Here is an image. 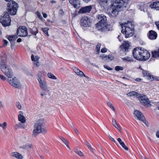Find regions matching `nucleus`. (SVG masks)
I'll list each match as a JSON object with an SVG mask.
<instances>
[{
	"instance_id": "nucleus-1",
	"label": "nucleus",
	"mask_w": 159,
	"mask_h": 159,
	"mask_svg": "<svg viewBox=\"0 0 159 159\" xmlns=\"http://www.w3.org/2000/svg\"><path fill=\"white\" fill-rule=\"evenodd\" d=\"M133 55L137 60L142 61L148 60L150 57V54L147 50L139 48H135L133 50Z\"/></svg>"
},
{
	"instance_id": "nucleus-2",
	"label": "nucleus",
	"mask_w": 159,
	"mask_h": 159,
	"mask_svg": "<svg viewBox=\"0 0 159 159\" xmlns=\"http://www.w3.org/2000/svg\"><path fill=\"white\" fill-rule=\"evenodd\" d=\"M45 124L43 119H40L34 124L32 136L36 137L41 133H46L47 130L45 128Z\"/></svg>"
},
{
	"instance_id": "nucleus-3",
	"label": "nucleus",
	"mask_w": 159,
	"mask_h": 159,
	"mask_svg": "<svg viewBox=\"0 0 159 159\" xmlns=\"http://www.w3.org/2000/svg\"><path fill=\"white\" fill-rule=\"evenodd\" d=\"M121 32L125 34L126 38H129L133 36L134 33V26L131 22L122 24L121 25Z\"/></svg>"
},
{
	"instance_id": "nucleus-4",
	"label": "nucleus",
	"mask_w": 159,
	"mask_h": 159,
	"mask_svg": "<svg viewBox=\"0 0 159 159\" xmlns=\"http://www.w3.org/2000/svg\"><path fill=\"white\" fill-rule=\"evenodd\" d=\"M1 69L3 73L9 78L13 76V72L10 66L7 64H2L1 66Z\"/></svg>"
},
{
	"instance_id": "nucleus-5",
	"label": "nucleus",
	"mask_w": 159,
	"mask_h": 159,
	"mask_svg": "<svg viewBox=\"0 0 159 159\" xmlns=\"http://www.w3.org/2000/svg\"><path fill=\"white\" fill-rule=\"evenodd\" d=\"M17 8V4L15 2H8L7 5V13L8 14L12 15H15L16 13Z\"/></svg>"
},
{
	"instance_id": "nucleus-6",
	"label": "nucleus",
	"mask_w": 159,
	"mask_h": 159,
	"mask_svg": "<svg viewBox=\"0 0 159 159\" xmlns=\"http://www.w3.org/2000/svg\"><path fill=\"white\" fill-rule=\"evenodd\" d=\"M11 20L8 13L5 12L1 16L0 18V22L4 27L10 25Z\"/></svg>"
},
{
	"instance_id": "nucleus-7",
	"label": "nucleus",
	"mask_w": 159,
	"mask_h": 159,
	"mask_svg": "<svg viewBox=\"0 0 159 159\" xmlns=\"http://www.w3.org/2000/svg\"><path fill=\"white\" fill-rule=\"evenodd\" d=\"M7 81L13 87L19 89L20 87L19 80L16 77H14L12 78H8L7 79Z\"/></svg>"
},
{
	"instance_id": "nucleus-8",
	"label": "nucleus",
	"mask_w": 159,
	"mask_h": 159,
	"mask_svg": "<svg viewBox=\"0 0 159 159\" xmlns=\"http://www.w3.org/2000/svg\"><path fill=\"white\" fill-rule=\"evenodd\" d=\"M97 17L98 20V22L96 25V27L98 28L99 26H103L104 24L106 23V17L103 14H99L97 16Z\"/></svg>"
},
{
	"instance_id": "nucleus-9",
	"label": "nucleus",
	"mask_w": 159,
	"mask_h": 159,
	"mask_svg": "<svg viewBox=\"0 0 159 159\" xmlns=\"http://www.w3.org/2000/svg\"><path fill=\"white\" fill-rule=\"evenodd\" d=\"M137 98L139 99L140 102L144 106L150 105L151 103L147 97L145 95L140 94L137 96Z\"/></svg>"
},
{
	"instance_id": "nucleus-10",
	"label": "nucleus",
	"mask_w": 159,
	"mask_h": 159,
	"mask_svg": "<svg viewBox=\"0 0 159 159\" xmlns=\"http://www.w3.org/2000/svg\"><path fill=\"white\" fill-rule=\"evenodd\" d=\"M134 114L135 116L139 120L143 121L146 125L145 118L141 112L138 110H136L134 111Z\"/></svg>"
},
{
	"instance_id": "nucleus-11",
	"label": "nucleus",
	"mask_w": 159,
	"mask_h": 159,
	"mask_svg": "<svg viewBox=\"0 0 159 159\" xmlns=\"http://www.w3.org/2000/svg\"><path fill=\"white\" fill-rule=\"evenodd\" d=\"M81 25L84 27L89 26L91 23L90 19L87 16L83 17L81 20Z\"/></svg>"
},
{
	"instance_id": "nucleus-12",
	"label": "nucleus",
	"mask_w": 159,
	"mask_h": 159,
	"mask_svg": "<svg viewBox=\"0 0 159 159\" xmlns=\"http://www.w3.org/2000/svg\"><path fill=\"white\" fill-rule=\"evenodd\" d=\"M121 6L120 5H117L114 7L111 15L112 17H116L118 15L119 12L121 10Z\"/></svg>"
},
{
	"instance_id": "nucleus-13",
	"label": "nucleus",
	"mask_w": 159,
	"mask_h": 159,
	"mask_svg": "<svg viewBox=\"0 0 159 159\" xmlns=\"http://www.w3.org/2000/svg\"><path fill=\"white\" fill-rule=\"evenodd\" d=\"M102 26H99L98 28V30H101L102 31H109L112 30V27L110 25H107L105 23V24H104Z\"/></svg>"
},
{
	"instance_id": "nucleus-14",
	"label": "nucleus",
	"mask_w": 159,
	"mask_h": 159,
	"mask_svg": "<svg viewBox=\"0 0 159 159\" xmlns=\"http://www.w3.org/2000/svg\"><path fill=\"white\" fill-rule=\"evenodd\" d=\"M31 58L33 62L34 65L36 67H38L40 65L39 61L40 57L32 54L31 56Z\"/></svg>"
},
{
	"instance_id": "nucleus-15",
	"label": "nucleus",
	"mask_w": 159,
	"mask_h": 159,
	"mask_svg": "<svg viewBox=\"0 0 159 159\" xmlns=\"http://www.w3.org/2000/svg\"><path fill=\"white\" fill-rule=\"evenodd\" d=\"M20 29V26H19L17 31L16 34L15 35H11L7 36V39L8 40L11 42L15 40L18 38L20 36L19 33V30Z\"/></svg>"
},
{
	"instance_id": "nucleus-16",
	"label": "nucleus",
	"mask_w": 159,
	"mask_h": 159,
	"mask_svg": "<svg viewBox=\"0 0 159 159\" xmlns=\"http://www.w3.org/2000/svg\"><path fill=\"white\" fill-rule=\"evenodd\" d=\"M92 9L91 6H87L81 8L79 11V13H84L89 12Z\"/></svg>"
},
{
	"instance_id": "nucleus-17",
	"label": "nucleus",
	"mask_w": 159,
	"mask_h": 159,
	"mask_svg": "<svg viewBox=\"0 0 159 159\" xmlns=\"http://www.w3.org/2000/svg\"><path fill=\"white\" fill-rule=\"evenodd\" d=\"M73 70L74 72L78 76L80 77H82L83 76H84L85 77H86L87 78H89V77H88L87 76L85 75L84 73L79 70L78 68L76 67H74L73 68Z\"/></svg>"
},
{
	"instance_id": "nucleus-18",
	"label": "nucleus",
	"mask_w": 159,
	"mask_h": 159,
	"mask_svg": "<svg viewBox=\"0 0 159 159\" xmlns=\"http://www.w3.org/2000/svg\"><path fill=\"white\" fill-rule=\"evenodd\" d=\"M27 34V28L25 26H20V37H25Z\"/></svg>"
},
{
	"instance_id": "nucleus-19",
	"label": "nucleus",
	"mask_w": 159,
	"mask_h": 159,
	"mask_svg": "<svg viewBox=\"0 0 159 159\" xmlns=\"http://www.w3.org/2000/svg\"><path fill=\"white\" fill-rule=\"evenodd\" d=\"M33 145L31 143H28L23 145L21 148L24 150H29L33 148Z\"/></svg>"
},
{
	"instance_id": "nucleus-20",
	"label": "nucleus",
	"mask_w": 159,
	"mask_h": 159,
	"mask_svg": "<svg viewBox=\"0 0 159 159\" xmlns=\"http://www.w3.org/2000/svg\"><path fill=\"white\" fill-rule=\"evenodd\" d=\"M157 37V34L156 32L152 30L149 32V37L151 39H155Z\"/></svg>"
},
{
	"instance_id": "nucleus-21",
	"label": "nucleus",
	"mask_w": 159,
	"mask_h": 159,
	"mask_svg": "<svg viewBox=\"0 0 159 159\" xmlns=\"http://www.w3.org/2000/svg\"><path fill=\"white\" fill-rule=\"evenodd\" d=\"M38 80L39 81V85L46 82L45 79L42 75L39 74L38 75Z\"/></svg>"
},
{
	"instance_id": "nucleus-22",
	"label": "nucleus",
	"mask_w": 159,
	"mask_h": 159,
	"mask_svg": "<svg viewBox=\"0 0 159 159\" xmlns=\"http://www.w3.org/2000/svg\"><path fill=\"white\" fill-rule=\"evenodd\" d=\"M70 3L75 8H77L79 7V5L80 4L79 2L76 0H69Z\"/></svg>"
},
{
	"instance_id": "nucleus-23",
	"label": "nucleus",
	"mask_w": 159,
	"mask_h": 159,
	"mask_svg": "<svg viewBox=\"0 0 159 159\" xmlns=\"http://www.w3.org/2000/svg\"><path fill=\"white\" fill-rule=\"evenodd\" d=\"M150 7L152 8H155L157 10H159V2H155L152 3Z\"/></svg>"
},
{
	"instance_id": "nucleus-24",
	"label": "nucleus",
	"mask_w": 159,
	"mask_h": 159,
	"mask_svg": "<svg viewBox=\"0 0 159 159\" xmlns=\"http://www.w3.org/2000/svg\"><path fill=\"white\" fill-rule=\"evenodd\" d=\"M130 46L129 42L128 41H125L124 42L122 45L120 46L121 48H123L125 51L128 50Z\"/></svg>"
},
{
	"instance_id": "nucleus-25",
	"label": "nucleus",
	"mask_w": 159,
	"mask_h": 159,
	"mask_svg": "<svg viewBox=\"0 0 159 159\" xmlns=\"http://www.w3.org/2000/svg\"><path fill=\"white\" fill-rule=\"evenodd\" d=\"M39 85L40 88L43 91H47L48 92L49 91V90L48 89V87L47 82L43 83Z\"/></svg>"
},
{
	"instance_id": "nucleus-26",
	"label": "nucleus",
	"mask_w": 159,
	"mask_h": 159,
	"mask_svg": "<svg viewBox=\"0 0 159 159\" xmlns=\"http://www.w3.org/2000/svg\"><path fill=\"white\" fill-rule=\"evenodd\" d=\"M117 140L119 142L120 145L125 150L128 151V148L126 146L124 143L122 141V140L120 138L117 139Z\"/></svg>"
},
{
	"instance_id": "nucleus-27",
	"label": "nucleus",
	"mask_w": 159,
	"mask_h": 159,
	"mask_svg": "<svg viewBox=\"0 0 159 159\" xmlns=\"http://www.w3.org/2000/svg\"><path fill=\"white\" fill-rule=\"evenodd\" d=\"M112 123L113 125L119 131H121V129L119 125L117 123L116 120L113 119L112 120Z\"/></svg>"
},
{
	"instance_id": "nucleus-28",
	"label": "nucleus",
	"mask_w": 159,
	"mask_h": 159,
	"mask_svg": "<svg viewBox=\"0 0 159 159\" xmlns=\"http://www.w3.org/2000/svg\"><path fill=\"white\" fill-rule=\"evenodd\" d=\"M10 156L12 157H14L17 159H20V153L16 152H14L10 154Z\"/></svg>"
},
{
	"instance_id": "nucleus-29",
	"label": "nucleus",
	"mask_w": 159,
	"mask_h": 159,
	"mask_svg": "<svg viewBox=\"0 0 159 159\" xmlns=\"http://www.w3.org/2000/svg\"><path fill=\"white\" fill-rule=\"evenodd\" d=\"M137 92L135 91H132L129 92L127 94V95L128 96L130 97H136L137 98V96L139 95Z\"/></svg>"
},
{
	"instance_id": "nucleus-30",
	"label": "nucleus",
	"mask_w": 159,
	"mask_h": 159,
	"mask_svg": "<svg viewBox=\"0 0 159 159\" xmlns=\"http://www.w3.org/2000/svg\"><path fill=\"white\" fill-rule=\"evenodd\" d=\"M26 120V117L23 116V113L20 111V123H25Z\"/></svg>"
},
{
	"instance_id": "nucleus-31",
	"label": "nucleus",
	"mask_w": 159,
	"mask_h": 159,
	"mask_svg": "<svg viewBox=\"0 0 159 159\" xmlns=\"http://www.w3.org/2000/svg\"><path fill=\"white\" fill-rule=\"evenodd\" d=\"M152 57L157 58L159 57V49L157 51H154L152 52Z\"/></svg>"
},
{
	"instance_id": "nucleus-32",
	"label": "nucleus",
	"mask_w": 159,
	"mask_h": 159,
	"mask_svg": "<svg viewBox=\"0 0 159 159\" xmlns=\"http://www.w3.org/2000/svg\"><path fill=\"white\" fill-rule=\"evenodd\" d=\"M122 60L125 61L131 62L133 61V59L131 57H127L122 58Z\"/></svg>"
},
{
	"instance_id": "nucleus-33",
	"label": "nucleus",
	"mask_w": 159,
	"mask_h": 159,
	"mask_svg": "<svg viewBox=\"0 0 159 159\" xmlns=\"http://www.w3.org/2000/svg\"><path fill=\"white\" fill-rule=\"evenodd\" d=\"M48 77L50 79L56 80L57 78L51 72H48L47 74Z\"/></svg>"
},
{
	"instance_id": "nucleus-34",
	"label": "nucleus",
	"mask_w": 159,
	"mask_h": 159,
	"mask_svg": "<svg viewBox=\"0 0 159 159\" xmlns=\"http://www.w3.org/2000/svg\"><path fill=\"white\" fill-rule=\"evenodd\" d=\"M102 59H103L104 58H107L109 60H112V59H113V57L112 55H103L102 56Z\"/></svg>"
},
{
	"instance_id": "nucleus-35",
	"label": "nucleus",
	"mask_w": 159,
	"mask_h": 159,
	"mask_svg": "<svg viewBox=\"0 0 159 159\" xmlns=\"http://www.w3.org/2000/svg\"><path fill=\"white\" fill-rule=\"evenodd\" d=\"M74 152L76 154L80 157H83L84 156V153L80 150L78 149H75Z\"/></svg>"
},
{
	"instance_id": "nucleus-36",
	"label": "nucleus",
	"mask_w": 159,
	"mask_h": 159,
	"mask_svg": "<svg viewBox=\"0 0 159 159\" xmlns=\"http://www.w3.org/2000/svg\"><path fill=\"white\" fill-rule=\"evenodd\" d=\"M99 3L102 6L105 5L107 3V0H98Z\"/></svg>"
},
{
	"instance_id": "nucleus-37",
	"label": "nucleus",
	"mask_w": 159,
	"mask_h": 159,
	"mask_svg": "<svg viewBox=\"0 0 159 159\" xmlns=\"http://www.w3.org/2000/svg\"><path fill=\"white\" fill-rule=\"evenodd\" d=\"M101 44L100 43H98L96 46V54H98L99 53L100 48L101 47Z\"/></svg>"
},
{
	"instance_id": "nucleus-38",
	"label": "nucleus",
	"mask_w": 159,
	"mask_h": 159,
	"mask_svg": "<svg viewBox=\"0 0 159 159\" xmlns=\"http://www.w3.org/2000/svg\"><path fill=\"white\" fill-rule=\"evenodd\" d=\"M107 105L114 111H115V109L114 107L110 101H109L107 102Z\"/></svg>"
},
{
	"instance_id": "nucleus-39",
	"label": "nucleus",
	"mask_w": 159,
	"mask_h": 159,
	"mask_svg": "<svg viewBox=\"0 0 159 159\" xmlns=\"http://www.w3.org/2000/svg\"><path fill=\"white\" fill-rule=\"evenodd\" d=\"M62 141L65 144L66 147L69 149H70V148L69 147L68 145V141L65 139H63L62 140Z\"/></svg>"
},
{
	"instance_id": "nucleus-40",
	"label": "nucleus",
	"mask_w": 159,
	"mask_h": 159,
	"mask_svg": "<svg viewBox=\"0 0 159 159\" xmlns=\"http://www.w3.org/2000/svg\"><path fill=\"white\" fill-rule=\"evenodd\" d=\"M142 73L144 76H148L150 74L148 71L146 70H143Z\"/></svg>"
},
{
	"instance_id": "nucleus-41",
	"label": "nucleus",
	"mask_w": 159,
	"mask_h": 159,
	"mask_svg": "<svg viewBox=\"0 0 159 159\" xmlns=\"http://www.w3.org/2000/svg\"><path fill=\"white\" fill-rule=\"evenodd\" d=\"M123 67L119 66H116L115 68V70L117 71L123 70Z\"/></svg>"
},
{
	"instance_id": "nucleus-42",
	"label": "nucleus",
	"mask_w": 159,
	"mask_h": 159,
	"mask_svg": "<svg viewBox=\"0 0 159 159\" xmlns=\"http://www.w3.org/2000/svg\"><path fill=\"white\" fill-rule=\"evenodd\" d=\"M87 146L91 152H93L95 151V149L92 147V145L90 144H89Z\"/></svg>"
},
{
	"instance_id": "nucleus-43",
	"label": "nucleus",
	"mask_w": 159,
	"mask_h": 159,
	"mask_svg": "<svg viewBox=\"0 0 159 159\" xmlns=\"http://www.w3.org/2000/svg\"><path fill=\"white\" fill-rule=\"evenodd\" d=\"M15 130L17 131L20 128V123H19L18 124H16L14 126Z\"/></svg>"
},
{
	"instance_id": "nucleus-44",
	"label": "nucleus",
	"mask_w": 159,
	"mask_h": 159,
	"mask_svg": "<svg viewBox=\"0 0 159 159\" xmlns=\"http://www.w3.org/2000/svg\"><path fill=\"white\" fill-rule=\"evenodd\" d=\"M7 125V123L6 122H4L3 124H2L1 127H2V128L3 130H5L6 129Z\"/></svg>"
},
{
	"instance_id": "nucleus-45",
	"label": "nucleus",
	"mask_w": 159,
	"mask_h": 159,
	"mask_svg": "<svg viewBox=\"0 0 159 159\" xmlns=\"http://www.w3.org/2000/svg\"><path fill=\"white\" fill-rule=\"evenodd\" d=\"M27 125L25 123H20V128L25 129L27 128Z\"/></svg>"
},
{
	"instance_id": "nucleus-46",
	"label": "nucleus",
	"mask_w": 159,
	"mask_h": 159,
	"mask_svg": "<svg viewBox=\"0 0 159 159\" xmlns=\"http://www.w3.org/2000/svg\"><path fill=\"white\" fill-rule=\"evenodd\" d=\"M36 13L38 18H39L40 20H42L43 19V18L40 13L39 12L37 11L36 12Z\"/></svg>"
},
{
	"instance_id": "nucleus-47",
	"label": "nucleus",
	"mask_w": 159,
	"mask_h": 159,
	"mask_svg": "<svg viewBox=\"0 0 159 159\" xmlns=\"http://www.w3.org/2000/svg\"><path fill=\"white\" fill-rule=\"evenodd\" d=\"M41 29L44 32L45 34V33H47V32L48 31V29L47 28H41Z\"/></svg>"
},
{
	"instance_id": "nucleus-48",
	"label": "nucleus",
	"mask_w": 159,
	"mask_h": 159,
	"mask_svg": "<svg viewBox=\"0 0 159 159\" xmlns=\"http://www.w3.org/2000/svg\"><path fill=\"white\" fill-rule=\"evenodd\" d=\"M104 68L108 70H112V69L110 67L107 66V65H105L104 66Z\"/></svg>"
},
{
	"instance_id": "nucleus-49",
	"label": "nucleus",
	"mask_w": 159,
	"mask_h": 159,
	"mask_svg": "<svg viewBox=\"0 0 159 159\" xmlns=\"http://www.w3.org/2000/svg\"><path fill=\"white\" fill-rule=\"evenodd\" d=\"M0 78L2 80H6V77L1 75H0Z\"/></svg>"
},
{
	"instance_id": "nucleus-50",
	"label": "nucleus",
	"mask_w": 159,
	"mask_h": 159,
	"mask_svg": "<svg viewBox=\"0 0 159 159\" xmlns=\"http://www.w3.org/2000/svg\"><path fill=\"white\" fill-rule=\"evenodd\" d=\"M148 77V79L149 80H150L151 81H152L153 80V77L152 75H151L150 74Z\"/></svg>"
},
{
	"instance_id": "nucleus-51",
	"label": "nucleus",
	"mask_w": 159,
	"mask_h": 159,
	"mask_svg": "<svg viewBox=\"0 0 159 159\" xmlns=\"http://www.w3.org/2000/svg\"><path fill=\"white\" fill-rule=\"evenodd\" d=\"M107 51V49L106 48H104L101 50V52L102 53L105 52Z\"/></svg>"
},
{
	"instance_id": "nucleus-52",
	"label": "nucleus",
	"mask_w": 159,
	"mask_h": 159,
	"mask_svg": "<svg viewBox=\"0 0 159 159\" xmlns=\"http://www.w3.org/2000/svg\"><path fill=\"white\" fill-rule=\"evenodd\" d=\"M16 106L17 108H18L19 109H20V104L19 102H17L16 104Z\"/></svg>"
},
{
	"instance_id": "nucleus-53",
	"label": "nucleus",
	"mask_w": 159,
	"mask_h": 159,
	"mask_svg": "<svg viewBox=\"0 0 159 159\" xmlns=\"http://www.w3.org/2000/svg\"><path fill=\"white\" fill-rule=\"evenodd\" d=\"M122 0H116L115 2L116 3L122 4Z\"/></svg>"
},
{
	"instance_id": "nucleus-54",
	"label": "nucleus",
	"mask_w": 159,
	"mask_h": 159,
	"mask_svg": "<svg viewBox=\"0 0 159 159\" xmlns=\"http://www.w3.org/2000/svg\"><path fill=\"white\" fill-rule=\"evenodd\" d=\"M142 79L139 78H137L134 79V80L137 82H140L142 80Z\"/></svg>"
},
{
	"instance_id": "nucleus-55",
	"label": "nucleus",
	"mask_w": 159,
	"mask_h": 159,
	"mask_svg": "<svg viewBox=\"0 0 159 159\" xmlns=\"http://www.w3.org/2000/svg\"><path fill=\"white\" fill-rule=\"evenodd\" d=\"M155 24L158 29L159 30V21L155 22Z\"/></svg>"
},
{
	"instance_id": "nucleus-56",
	"label": "nucleus",
	"mask_w": 159,
	"mask_h": 159,
	"mask_svg": "<svg viewBox=\"0 0 159 159\" xmlns=\"http://www.w3.org/2000/svg\"><path fill=\"white\" fill-rule=\"evenodd\" d=\"M42 14L43 15V16L44 18H46L48 16L47 14L43 12L42 13Z\"/></svg>"
},
{
	"instance_id": "nucleus-57",
	"label": "nucleus",
	"mask_w": 159,
	"mask_h": 159,
	"mask_svg": "<svg viewBox=\"0 0 159 159\" xmlns=\"http://www.w3.org/2000/svg\"><path fill=\"white\" fill-rule=\"evenodd\" d=\"M84 143L87 146H88L90 143L86 140L84 141Z\"/></svg>"
},
{
	"instance_id": "nucleus-58",
	"label": "nucleus",
	"mask_w": 159,
	"mask_h": 159,
	"mask_svg": "<svg viewBox=\"0 0 159 159\" xmlns=\"http://www.w3.org/2000/svg\"><path fill=\"white\" fill-rule=\"evenodd\" d=\"M109 137H110V139L112 140L113 141L114 143H116V141L113 138H112L111 137V136H109Z\"/></svg>"
},
{
	"instance_id": "nucleus-59",
	"label": "nucleus",
	"mask_w": 159,
	"mask_h": 159,
	"mask_svg": "<svg viewBox=\"0 0 159 159\" xmlns=\"http://www.w3.org/2000/svg\"><path fill=\"white\" fill-rule=\"evenodd\" d=\"M156 136L157 138H159V130L156 132Z\"/></svg>"
},
{
	"instance_id": "nucleus-60",
	"label": "nucleus",
	"mask_w": 159,
	"mask_h": 159,
	"mask_svg": "<svg viewBox=\"0 0 159 159\" xmlns=\"http://www.w3.org/2000/svg\"><path fill=\"white\" fill-rule=\"evenodd\" d=\"M3 41L4 44H7L8 43V42L7 40H3Z\"/></svg>"
},
{
	"instance_id": "nucleus-61",
	"label": "nucleus",
	"mask_w": 159,
	"mask_h": 159,
	"mask_svg": "<svg viewBox=\"0 0 159 159\" xmlns=\"http://www.w3.org/2000/svg\"><path fill=\"white\" fill-rule=\"evenodd\" d=\"M6 1L8 2H14L12 0H5Z\"/></svg>"
},
{
	"instance_id": "nucleus-62",
	"label": "nucleus",
	"mask_w": 159,
	"mask_h": 159,
	"mask_svg": "<svg viewBox=\"0 0 159 159\" xmlns=\"http://www.w3.org/2000/svg\"><path fill=\"white\" fill-rule=\"evenodd\" d=\"M84 2H85L87 3L89 2L91 0H83Z\"/></svg>"
},
{
	"instance_id": "nucleus-63",
	"label": "nucleus",
	"mask_w": 159,
	"mask_h": 159,
	"mask_svg": "<svg viewBox=\"0 0 159 159\" xmlns=\"http://www.w3.org/2000/svg\"><path fill=\"white\" fill-rule=\"evenodd\" d=\"M74 130H75V132L77 134H79V132L78 131V130L76 129H74Z\"/></svg>"
},
{
	"instance_id": "nucleus-64",
	"label": "nucleus",
	"mask_w": 159,
	"mask_h": 159,
	"mask_svg": "<svg viewBox=\"0 0 159 159\" xmlns=\"http://www.w3.org/2000/svg\"><path fill=\"white\" fill-rule=\"evenodd\" d=\"M47 94L45 93H41V95L42 96H43L46 95Z\"/></svg>"
}]
</instances>
